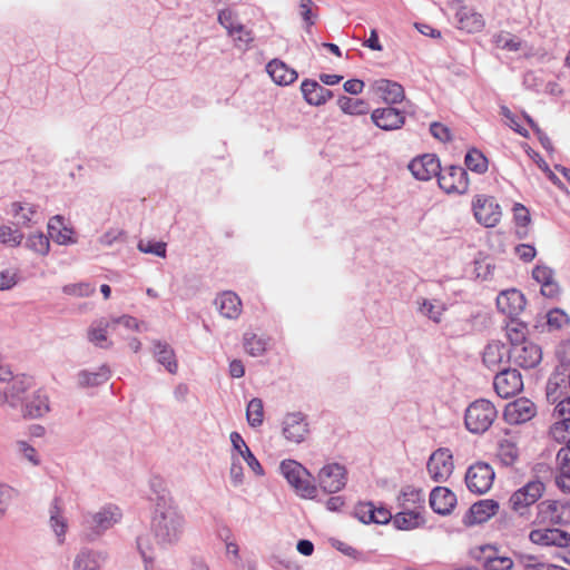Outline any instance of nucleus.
<instances>
[{"label":"nucleus","mask_w":570,"mask_h":570,"mask_svg":"<svg viewBox=\"0 0 570 570\" xmlns=\"http://www.w3.org/2000/svg\"><path fill=\"white\" fill-rule=\"evenodd\" d=\"M49 412V399L42 391L35 392L32 397L24 404L23 415L29 417H40Z\"/></svg>","instance_id":"nucleus-34"},{"label":"nucleus","mask_w":570,"mask_h":570,"mask_svg":"<svg viewBox=\"0 0 570 570\" xmlns=\"http://www.w3.org/2000/svg\"><path fill=\"white\" fill-rule=\"evenodd\" d=\"M507 336L512 345L515 347L517 344H525L530 342L528 340L529 328L528 325L518 318H511L507 324Z\"/></svg>","instance_id":"nucleus-39"},{"label":"nucleus","mask_w":570,"mask_h":570,"mask_svg":"<svg viewBox=\"0 0 570 570\" xmlns=\"http://www.w3.org/2000/svg\"><path fill=\"white\" fill-rule=\"evenodd\" d=\"M228 35L233 38L235 46L243 50L248 49L254 41L253 31L246 29L244 24H237Z\"/></svg>","instance_id":"nucleus-51"},{"label":"nucleus","mask_w":570,"mask_h":570,"mask_svg":"<svg viewBox=\"0 0 570 570\" xmlns=\"http://www.w3.org/2000/svg\"><path fill=\"white\" fill-rule=\"evenodd\" d=\"M120 519L119 509L116 507H108L100 512L92 515L91 520H88L89 527L98 534L112 527Z\"/></svg>","instance_id":"nucleus-29"},{"label":"nucleus","mask_w":570,"mask_h":570,"mask_svg":"<svg viewBox=\"0 0 570 570\" xmlns=\"http://www.w3.org/2000/svg\"><path fill=\"white\" fill-rule=\"evenodd\" d=\"M428 473L438 483L445 482L454 471L452 452L446 448L435 450L428 461Z\"/></svg>","instance_id":"nucleus-7"},{"label":"nucleus","mask_w":570,"mask_h":570,"mask_svg":"<svg viewBox=\"0 0 570 570\" xmlns=\"http://www.w3.org/2000/svg\"><path fill=\"white\" fill-rule=\"evenodd\" d=\"M108 328H111L112 330V325H111V322L110 323H106L105 325H102L101 323L97 326H92L90 330H89V340L95 343L97 346H100V347H107L109 346V344L107 343V333H108Z\"/></svg>","instance_id":"nucleus-53"},{"label":"nucleus","mask_w":570,"mask_h":570,"mask_svg":"<svg viewBox=\"0 0 570 570\" xmlns=\"http://www.w3.org/2000/svg\"><path fill=\"white\" fill-rule=\"evenodd\" d=\"M497 306L499 311L511 318L523 311L525 306V298L523 294L515 289L502 291L497 297Z\"/></svg>","instance_id":"nucleus-18"},{"label":"nucleus","mask_w":570,"mask_h":570,"mask_svg":"<svg viewBox=\"0 0 570 570\" xmlns=\"http://www.w3.org/2000/svg\"><path fill=\"white\" fill-rule=\"evenodd\" d=\"M500 114L503 116V121L507 126L513 129L517 134L522 137L529 138L530 131L528 128H533V121L529 116L514 115L508 107L502 106Z\"/></svg>","instance_id":"nucleus-31"},{"label":"nucleus","mask_w":570,"mask_h":570,"mask_svg":"<svg viewBox=\"0 0 570 570\" xmlns=\"http://www.w3.org/2000/svg\"><path fill=\"white\" fill-rule=\"evenodd\" d=\"M62 292L71 296H89L95 293V287L88 283L68 284L62 287Z\"/></svg>","instance_id":"nucleus-57"},{"label":"nucleus","mask_w":570,"mask_h":570,"mask_svg":"<svg viewBox=\"0 0 570 570\" xmlns=\"http://www.w3.org/2000/svg\"><path fill=\"white\" fill-rule=\"evenodd\" d=\"M246 419L252 428H257L264 421V405L263 401L258 397L250 400L246 409Z\"/></svg>","instance_id":"nucleus-48"},{"label":"nucleus","mask_w":570,"mask_h":570,"mask_svg":"<svg viewBox=\"0 0 570 570\" xmlns=\"http://www.w3.org/2000/svg\"><path fill=\"white\" fill-rule=\"evenodd\" d=\"M233 448L243 456L248 466L258 475L263 474V468L255 455L252 453L242 435L238 432L230 433Z\"/></svg>","instance_id":"nucleus-35"},{"label":"nucleus","mask_w":570,"mask_h":570,"mask_svg":"<svg viewBox=\"0 0 570 570\" xmlns=\"http://www.w3.org/2000/svg\"><path fill=\"white\" fill-rule=\"evenodd\" d=\"M283 434L291 442H303L308 434L305 416L299 412L287 414L284 420Z\"/></svg>","instance_id":"nucleus-19"},{"label":"nucleus","mask_w":570,"mask_h":570,"mask_svg":"<svg viewBox=\"0 0 570 570\" xmlns=\"http://www.w3.org/2000/svg\"><path fill=\"white\" fill-rule=\"evenodd\" d=\"M568 395V382L564 374L554 373L547 383V399L551 403H558Z\"/></svg>","instance_id":"nucleus-36"},{"label":"nucleus","mask_w":570,"mask_h":570,"mask_svg":"<svg viewBox=\"0 0 570 570\" xmlns=\"http://www.w3.org/2000/svg\"><path fill=\"white\" fill-rule=\"evenodd\" d=\"M11 213L17 223L24 227H30L37 223V206L29 203L16 202L11 204Z\"/></svg>","instance_id":"nucleus-37"},{"label":"nucleus","mask_w":570,"mask_h":570,"mask_svg":"<svg viewBox=\"0 0 570 570\" xmlns=\"http://www.w3.org/2000/svg\"><path fill=\"white\" fill-rule=\"evenodd\" d=\"M456 504V495L445 487H436L430 494V505L439 514L450 513Z\"/></svg>","instance_id":"nucleus-22"},{"label":"nucleus","mask_w":570,"mask_h":570,"mask_svg":"<svg viewBox=\"0 0 570 570\" xmlns=\"http://www.w3.org/2000/svg\"><path fill=\"white\" fill-rule=\"evenodd\" d=\"M456 19L459 28L468 32H478L484 27L482 16L468 7H462L458 10Z\"/></svg>","instance_id":"nucleus-32"},{"label":"nucleus","mask_w":570,"mask_h":570,"mask_svg":"<svg viewBox=\"0 0 570 570\" xmlns=\"http://www.w3.org/2000/svg\"><path fill=\"white\" fill-rule=\"evenodd\" d=\"M557 462L556 484L562 492L570 493V445H566L558 451Z\"/></svg>","instance_id":"nucleus-27"},{"label":"nucleus","mask_w":570,"mask_h":570,"mask_svg":"<svg viewBox=\"0 0 570 570\" xmlns=\"http://www.w3.org/2000/svg\"><path fill=\"white\" fill-rule=\"evenodd\" d=\"M215 305L219 314L225 318L236 320L242 314V301L239 296L232 291H225L217 295Z\"/></svg>","instance_id":"nucleus-21"},{"label":"nucleus","mask_w":570,"mask_h":570,"mask_svg":"<svg viewBox=\"0 0 570 570\" xmlns=\"http://www.w3.org/2000/svg\"><path fill=\"white\" fill-rule=\"evenodd\" d=\"M537 510V523L560 524L570 520V507L557 500L542 501Z\"/></svg>","instance_id":"nucleus-9"},{"label":"nucleus","mask_w":570,"mask_h":570,"mask_svg":"<svg viewBox=\"0 0 570 570\" xmlns=\"http://www.w3.org/2000/svg\"><path fill=\"white\" fill-rule=\"evenodd\" d=\"M482 361L489 370L500 371L509 364L510 351L502 342L492 341L485 346Z\"/></svg>","instance_id":"nucleus-17"},{"label":"nucleus","mask_w":570,"mask_h":570,"mask_svg":"<svg viewBox=\"0 0 570 570\" xmlns=\"http://www.w3.org/2000/svg\"><path fill=\"white\" fill-rule=\"evenodd\" d=\"M340 109L347 115L361 116L368 112V104L360 98L341 97L337 100Z\"/></svg>","instance_id":"nucleus-42"},{"label":"nucleus","mask_w":570,"mask_h":570,"mask_svg":"<svg viewBox=\"0 0 570 570\" xmlns=\"http://www.w3.org/2000/svg\"><path fill=\"white\" fill-rule=\"evenodd\" d=\"M554 414L561 419H570V396L567 395L562 400H560L556 407Z\"/></svg>","instance_id":"nucleus-64"},{"label":"nucleus","mask_w":570,"mask_h":570,"mask_svg":"<svg viewBox=\"0 0 570 570\" xmlns=\"http://www.w3.org/2000/svg\"><path fill=\"white\" fill-rule=\"evenodd\" d=\"M513 222L518 227L517 234L520 238L527 235L525 227L531 223V213L521 203H515L512 207Z\"/></svg>","instance_id":"nucleus-45"},{"label":"nucleus","mask_w":570,"mask_h":570,"mask_svg":"<svg viewBox=\"0 0 570 570\" xmlns=\"http://www.w3.org/2000/svg\"><path fill=\"white\" fill-rule=\"evenodd\" d=\"M499 511V503L492 499L481 500L470 508L471 517L476 523H483L495 515Z\"/></svg>","instance_id":"nucleus-38"},{"label":"nucleus","mask_w":570,"mask_h":570,"mask_svg":"<svg viewBox=\"0 0 570 570\" xmlns=\"http://www.w3.org/2000/svg\"><path fill=\"white\" fill-rule=\"evenodd\" d=\"M99 563L95 554L82 551L75 560L73 570H98Z\"/></svg>","instance_id":"nucleus-54"},{"label":"nucleus","mask_w":570,"mask_h":570,"mask_svg":"<svg viewBox=\"0 0 570 570\" xmlns=\"http://www.w3.org/2000/svg\"><path fill=\"white\" fill-rule=\"evenodd\" d=\"M430 132L435 139L442 142H449L452 140L450 128L442 122H432L430 126Z\"/></svg>","instance_id":"nucleus-60"},{"label":"nucleus","mask_w":570,"mask_h":570,"mask_svg":"<svg viewBox=\"0 0 570 570\" xmlns=\"http://www.w3.org/2000/svg\"><path fill=\"white\" fill-rule=\"evenodd\" d=\"M498 372L493 385L499 396L508 399L522 390L523 381L519 371L503 367Z\"/></svg>","instance_id":"nucleus-12"},{"label":"nucleus","mask_w":570,"mask_h":570,"mask_svg":"<svg viewBox=\"0 0 570 570\" xmlns=\"http://www.w3.org/2000/svg\"><path fill=\"white\" fill-rule=\"evenodd\" d=\"M438 183L440 188L446 194H464L469 188L468 174L461 166L441 168L438 175Z\"/></svg>","instance_id":"nucleus-8"},{"label":"nucleus","mask_w":570,"mask_h":570,"mask_svg":"<svg viewBox=\"0 0 570 570\" xmlns=\"http://www.w3.org/2000/svg\"><path fill=\"white\" fill-rule=\"evenodd\" d=\"M281 471L302 498L312 499L315 495L316 487L312 483V476L301 463L285 460L281 463Z\"/></svg>","instance_id":"nucleus-4"},{"label":"nucleus","mask_w":570,"mask_h":570,"mask_svg":"<svg viewBox=\"0 0 570 570\" xmlns=\"http://www.w3.org/2000/svg\"><path fill=\"white\" fill-rule=\"evenodd\" d=\"M301 91L308 105L321 106L332 98L331 90L321 86L317 81L305 79L301 85Z\"/></svg>","instance_id":"nucleus-23"},{"label":"nucleus","mask_w":570,"mask_h":570,"mask_svg":"<svg viewBox=\"0 0 570 570\" xmlns=\"http://www.w3.org/2000/svg\"><path fill=\"white\" fill-rule=\"evenodd\" d=\"M314 2L312 0H301L299 11L303 20L308 27L315 23V14H313Z\"/></svg>","instance_id":"nucleus-63"},{"label":"nucleus","mask_w":570,"mask_h":570,"mask_svg":"<svg viewBox=\"0 0 570 570\" xmlns=\"http://www.w3.org/2000/svg\"><path fill=\"white\" fill-rule=\"evenodd\" d=\"M26 246L30 250L45 256L49 253L50 242L42 233H38L32 234L27 238Z\"/></svg>","instance_id":"nucleus-52"},{"label":"nucleus","mask_w":570,"mask_h":570,"mask_svg":"<svg viewBox=\"0 0 570 570\" xmlns=\"http://www.w3.org/2000/svg\"><path fill=\"white\" fill-rule=\"evenodd\" d=\"M511 357L518 366L524 370L534 368V344L532 342L517 344L515 347H511Z\"/></svg>","instance_id":"nucleus-33"},{"label":"nucleus","mask_w":570,"mask_h":570,"mask_svg":"<svg viewBox=\"0 0 570 570\" xmlns=\"http://www.w3.org/2000/svg\"><path fill=\"white\" fill-rule=\"evenodd\" d=\"M19 281L18 272L6 269L0 273V291L11 289Z\"/></svg>","instance_id":"nucleus-62"},{"label":"nucleus","mask_w":570,"mask_h":570,"mask_svg":"<svg viewBox=\"0 0 570 570\" xmlns=\"http://www.w3.org/2000/svg\"><path fill=\"white\" fill-rule=\"evenodd\" d=\"M318 482L324 491L328 493L338 492L346 484V471L344 466L337 463L327 464L320 471Z\"/></svg>","instance_id":"nucleus-15"},{"label":"nucleus","mask_w":570,"mask_h":570,"mask_svg":"<svg viewBox=\"0 0 570 570\" xmlns=\"http://www.w3.org/2000/svg\"><path fill=\"white\" fill-rule=\"evenodd\" d=\"M503 417L511 425L523 424L534 417V402L528 397H519L505 405Z\"/></svg>","instance_id":"nucleus-13"},{"label":"nucleus","mask_w":570,"mask_h":570,"mask_svg":"<svg viewBox=\"0 0 570 570\" xmlns=\"http://www.w3.org/2000/svg\"><path fill=\"white\" fill-rule=\"evenodd\" d=\"M138 249L146 254H154L159 257L166 256V243L164 242H151L141 239L138 243Z\"/></svg>","instance_id":"nucleus-56"},{"label":"nucleus","mask_w":570,"mask_h":570,"mask_svg":"<svg viewBox=\"0 0 570 570\" xmlns=\"http://www.w3.org/2000/svg\"><path fill=\"white\" fill-rule=\"evenodd\" d=\"M23 239L22 233L10 226H0V242L4 245L17 247Z\"/></svg>","instance_id":"nucleus-55"},{"label":"nucleus","mask_w":570,"mask_h":570,"mask_svg":"<svg viewBox=\"0 0 570 570\" xmlns=\"http://www.w3.org/2000/svg\"><path fill=\"white\" fill-rule=\"evenodd\" d=\"M570 324L569 315L561 308H553L547 314V325L550 331H560Z\"/></svg>","instance_id":"nucleus-50"},{"label":"nucleus","mask_w":570,"mask_h":570,"mask_svg":"<svg viewBox=\"0 0 570 570\" xmlns=\"http://www.w3.org/2000/svg\"><path fill=\"white\" fill-rule=\"evenodd\" d=\"M497 417L498 411L493 403L485 399H479L466 407L464 424L469 432L482 434L491 428Z\"/></svg>","instance_id":"nucleus-3"},{"label":"nucleus","mask_w":570,"mask_h":570,"mask_svg":"<svg viewBox=\"0 0 570 570\" xmlns=\"http://www.w3.org/2000/svg\"><path fill=\"white\" fill-rule=\"evenodd\" d=\"M476 558L485 570H511L514 564L510 557L502 554L494 546L480 547Z\"/></svg>","instance_id":"nucleus-16"},{"label":"nucleus","mask_w":570,"mask_h":570,"mask_svg":"<svg viewBox=\"0 0 570 570\" xmlns=\"http://www.w3.org/2000/svg\"><path fill=\"white\" fill-rule=\"evenodd\" d=\"M537 544L568 548L570 547V533L557 528L544 530L537 529Z\"/></svg>","instance_id":"nucleus-28"},{"label":"nucleus","mask_w":570,"mask_h":570,"mask_svg":"<svg viewBox=\"0 0 570 570\" xmlns=\"http://www.w3.org/2000/svg\"><path fill=\"white\" fill-rule=\"evenodd\" d=\"M185 520L173 502L167 503L164 498L157 503L151 529L160 543L177 541L184 530Z\"/></svg>","instance_id":"nucleus-1"},{"label":"nucleus","mask_w":570,"mask_h":570,"mask_svg":"<svg viewBox=\"0 0 570 570\" xmlns=\"http://www.w3.org/2000/svg\"><path fill=\"white\" fill-rule=\"evenodd\" d=\"M268 340L255 333H245L244 348L252 356H261L267 350Z\"/></svg>","instance_id":"nucleus-44"},{"label":"nucleus","mask_w":570,"mask_h":570,"mask_svg":"<svg viewBox=\"0 0 570 570\" xmlns=\"http://www.w3.org/2000/svg\"><path fill=\"white\" fill-rule=\"evenodd\" d=\"M401 511L393 519V525L399 530H414L425 523L424 519V495L421 490L406 488L402 491L400 498Z\"/></svg>","instance_id":"nucleus-2"},{"label":"nucleus","mask_w":570,"mask_h":570,"mask_svg":"<svg viewBox=\"0 0 570 570\" xmlns=\"http://www.w3.org/2000/svg\"><path fill=\"white\" fill-rule=\"evenodd\" d=\"M549 434L556 442L570 445V419H561L553 423Z\"/></svg>","instance_id":"nucleus-49"},{"label":"nucleus","mask_w":570,"mask_h":570,"mask_svg":"<svg viewBox=\"0 0 570 570\" xmlns=\"http://www.w3.org/2000/svg\"><path fill=\"white\" fill-rule=\"evenodd\" d=\"M33 386V380L26 375L16 376L8 382L7 395L11 406H18L24 400V393Z\"/></svg>","instance_id":"nucleus-25"},{"label":"nucleus","mask_w":570,"mask_h":570,"mask_svg":"<svg viewBox=\"0 0 570 570\" xmlns=\"http://www.w3.org/2000/svg\"><path fill=\"white\" fill-rule=\"evenodd\" d=\"M154 346V353L157 361L163 364L169 373L175 374L177 372L178 364L173 348L168 344L160 342L155 343Z\"/></svg>","instance_id":"nucleus-40"},{"label":"nucleus","mask_w":570,"mask_h":570,"mask_svg":"<svg viewBox=\"0 0 570 570\" xmlns=\"http://www.w3.org/2000/svg\"><path fill=\"white\" fill-rule=\"evenodd\" d=\"M218 21L227 30V33L233 32L237 24H242L237 21L235 13L229 9H225L219 12Z\"/></svg>","instance_id":"nucleus-61"},{"label":"nucleus","mask_w":570,"mask_h":570,"mask_svg":"<svg viewBox=\"0 0 570 570\" xmlns=\"http://www.w3.org/2000/svg\"><path fill=\"white\" fill-rule=\"evenodd\" d=\"M374 504L372 502H360L354 508V515L363 523H372Z\"/></svg>","instance_id":"nucleus-59"},{"label":"nucleus","mask_w":570,"mask_h":570,"mask_svg":"<svg viewBox=\"0 0 570 570\" xmlns=\"http://www.w3.org/2000/svg\"><path fill=\"white\" fill-rule=\"evenodd\" d=\"M519 458L517 444L511 440H501L498 443L497 459L505 466L513 465Z\"/></svg>","instance_id":"nucleus-41"},{"label":"nucleus","mask_w":570,"mask_h":570,"mask_svg":"<svg viewBox=\"0 0 570 570\" xmlns=\"http://www.w3.org/2000/svg\"><path fill=\"white\" fill-rule=\"evenodd\" d=\"M50 525L55 533L59 538V542H63V538L67 531V521L61 515L60 500L55 499L50 509Z\"/></svg>","instance_id":"nucleus-43"},{"label":"nucleus","mask_w":570,"mask_h":570,"mask_svg":"<svg viewBox=\"0 0 570 570\" xmlns=\"http://www.w3.org/2000/svg\"><path fill=\"white\" fill-rule=\"evenodd\" d=\"M371 120L380 129L393 131L404 126L405 112L391 106L376 108L371 114Z\"/></svg>","instance_id":"nucleus-14"},{"label":"nucleus","mask_w":570,"mask_h":570,"mask_svg":"<svg viewBox=\"0 0 570 570\" xmlns=\"http://www.w3.org/2000/svg\"><path fill=\"white\" fill-rule=\"evenodd\" d=\"M108 380V371L99 373L81 372L79 374V384L82 386H95Z\"/></svg>","instance_id":"nucleus-58"},{"label":"nucleus","mask_w":570,"mask_h":570,"mask_svg":"<svg viewBox=\"0 0 570 570\" xmlns=\"http://www.w3.org/2000/svg\"><path fill=\"white\" fill-rule=\"evenodd\" d=\"M471 208L474 219L484 227H495L501 222L502 208L492 195H474Z\"/></svg>","instance_id":"nucleus-5"},{"label":"nucleus","mask_w":570,"mask_h":570,"mask_svg":"<svg viewBox=\"0 0 570 570\" xmlns=\"http://www.w3.org/2000/svg\"><path fill=\"white\" fill-rule=\"evenodd\" d=\"M537 283L540 284V293L543 297L551 301H558L560 298L562 288L551 268L537 265Z\"/></svg>","instance_id":"nucleus-20"},{"label":"nucleus","mask_w":570,"mask_h":570,"mask_svg":"<svg viewBox=\"0 0 570 570\" xmlns=\"http://www.w3.org/2000/svg\"><path fill=\"white\" fill-rule=\"evenodd\" d=\"M409 170L417 179L428 181L438 177L441 171V163L436 155L424 154L413 158L409 164Z\"/></svg>","instance_id":"nucleus-11"},{"label":"nucleus","mask_w":570,"mask_h":570,"mask_svg":"<svg viewBox=\"0 0 570 570\" xmlns=\"http://www.w3.org/2000/svg\"><path fill=\"white\" fill-rule=\"evenodd\" d=\"M266 71L273 81L279 86L291 85L298 77L295 69L278 59L271 60L266 66Z\"/></svg>","instance_id":"nucleus-26"},{"label":"nucleus","mask_w":570,"mask_h":570,"mask_svg":"<svg viewBox=\"0 0 570 570\" xmlns=\"http://www.w3.org/2000/svg\"><path fill=\"white\" fill-rule=\"evenodd\" d=\"M495 479V472L491 464L478 461L471 464L464 476L466 488L474 494H484L490 491Z\"/></svg>","instance_id":"nucleus-6"},{"label":"nucleus","mask_w":570,"mask_h":570,"mask_svg":"<svg viewBox=\"0 0 570 570\" xmlns=\"http://www.w3.org/2000/svg\"><path fill=\"white\" fill-rule=\"evenodd\" d=\"M48 232L50 237L60 245L76 243L73 238V229L63 224V217L56 215L48 223Z\"/></svg>","instance_id":"nucleus-30"},{"label":"nucleus","mask_w":570,"mask_h":570,"mask_svg":"<svg viewBox=\"0 0 570 570\" xmlns=\"http://www.w3.org/2000/svg\"><path fill=\"white\" fill-rule=\"evenodd\" d=\"M464 164L468 169L476 174H484L489 165L487 157L478 149H471L466 153Z\"/></svg>","instance_id":"nucleus-47"},{"label":"nucleus","mask_w":570,"mask_h":570,"mask_svg":"<svg viewBox=\"0 0 570 570\" xmlns=\"http://www.w3.org/2000/svg\"><path fill=\"white\" fill-rule=\"evenodd\" d=\"M446 311L445 304L436 299H422L420 312L435 323H440L443 313Z\"/></svg>","instance_id":"nucleus-46"},{"label":"nucleus","mask_w":570,"mask_h":570,"mask_svg":"<svg viewBox=\"0 0 570 570\" xmlns=\"http://www.w3.org/2000/svg\"><path fill=\"white\" fill-rule=\"evenodd\" d=\"M509 504L514 514L529 519L534 504V481H529L514 491L510 497Z\"/></svg>","instance_id":"nucleus-10"},{"label":"nucleus","mask_w":570,"mask_h":570,"mask_svg":"<svg viewBox=\"0 0 570 570\" xmlns=\"http://www.w3.org/2000/svg\"><path fill=\"white\" fill-rule=\"evenodd\" d=\"M376 94L387 105H395L403 101L405 94L403 87L387 79H380L374 82Z\"/></svg>","instance_id":"nucleus-24"}]
</instances>
